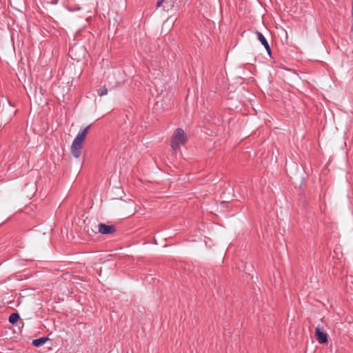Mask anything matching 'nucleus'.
<instances>
[{
    "instance_id": "f257e3e1",
    "label": "nucleus",
    "mask_w": 353,
    "mask_h": 353,
    "mask_svg": "<svg viewBox=\"0 0 353 353\" xmlns=\"http://www.w3.org/2000/svg\"><path fill=\"white\" fill-rule=\"evenodd\" d=\"M186 142V135L184 130L181 128H177L174 132L171 139V148L176 152L180 148L181 145Z\"/></svg>"
},
{
    "instance_id": "f03ea898",
    "label": "nucleus",
    "mask_w": 353,
    "mask_h": 353,
    "mask_svg": "<svg viewBox=\"0 0 353 353\" xmlns=\"http://www.w3.org/2000/svg\"><path fill=\"white\" fill-rule=\"evenodd\" d=\"M315 336L321 344H324L327 342V334L323 331V327L319 325L315 329Z\"/></svg>"
},
{
    "instance_id": "7ed1b4c3",
    "label": "nucleus",
    "mask_w": 353,
    "mask_h": 353,
    "mask_svg": "<svg viewBox=\"0 0 353 353\" xmlns=\"http://www.w3.org/2000/svg\"><path fill=\"white\" fill-rule=\"evenodd\" d=\"M99 232L102 234H110L115 232V227L112 225L99 223L98 225Z\"/></svg>"
},
{
    "instance_id": "20e7f679",
    "label": "nucleus",
    "mask_w": 353,
    "mask_h": 353,
    "mask_svg": "<svg viewBox=\"0 0 353 353\" xmlns=\"http://www.w3.org/2000/svg\"><path fill=\"white\" fill-rule=\"evenodd\" d=\"M82 143L73 141L71 145V152L74 157L78 159L81 156Z\"/></svg>"
},
{
    "instance_id": "39448f33",
    "label": "nucleus",
    "mask_w": 353,
    "mask_h": 353,
    "mask_svg": "<svg viewBox=\"0 0 353 353\" xmlns=\"http://www.w3.org/2000/svg\"><path fill=\"white\" fill-rule=\"evenodd\" d=\"M89 128H90V125L84 128L83 129H81L78 132L77 135L76 136V137L74 138V139L73 141L83 143V142L84 141V140L85 139L86 134L88 132Z\"/></svg>"
},
{
    "instance_id": "423d86ee",
    "label": "nucleus",
    "mask_w": 353,
    "mask_h": 353,
    "mask_svg": "<svg viewBox=\"0 0 353 353\" xmlns=\"http://www.w3.org/2000/svg\"><path fill=\"white\" fill-rule=\"evenodd\" d=\"M49 339L46 336L40 337L39 339H34L32 342V345L34 347H41L46 343Z\"/></svg>"
},
{
    "instance_id": "0eeeda50",
    "label": "nucleus",
    "mask_w": 353,
    "mask_h": 353,
    "mask_svg": "<svg viewBox=\"0 0 353 353\" xmlns=\"http://www.w3.org/2000/svg\"><path fill=\"white\" fill-rule=\"evenodd\" d=\"M256 34L257 39L261 43V44L264 47L268 46L269 43H268L267 39H265V37H264V35L261 32L256 31Z\"/></svg>"
},
{
    "instance_id": "6e6552de",
    "label": "nucleus",
    "mask_w": 353,
    "mask_h": 353,
    "mask_svg": "<svg viewBox=\"0 0 353 353\" xmlns=\"http://www.w3.org/2000/svg\"><path fill=\"white\" fill-rule=\"evenodd\" d=\"M19 318L20 316L18 313H12L9 316L8 321L11 324L13 325L19 321Z\"/></svg>"
},
{
    "instance_id": "1a4fd4ad",
    "label": "nucleus",
    "mask_w": 353,
    "mask_h": 353,
    "mask_svg": "<svg viewBox=\"0 0 353 353\" xmlns=\"http://www.w3.org/2000/svg\"><path fill=\"white\" fill-rule=\"evenodd\" d=\"M97 93L100 97L105 96L108 94V89L105 86H103L98 90Z\"/></svg>"
},
{
    "instance_id": "9d476101",
    "label": "nucleus",
    "mask_w": 353,
    "mask_h": 353,
    "mask_svg": "<svg viewBox=\"0 0 353 353\" xmlns=\"http://www.w3.org/2000/svg\"><path fill=\"white\" fill-rule=\"evenodd\" d=\"M81 9V8L79 6L68 7V10L70 12L78 11V10H80Z\"/></svg>"
},
{
    "instance_id": "9b49d317",
    "label": "nucleus",
    "mask_w": 353,
    "mask_h": 353,
    "mask_svg": "<svg viewBox=\"0 0 353 353\" xmlns=\"http://www.w3.org/2000/svg\"><path fill=\"white\" fill-rule=\"evenodd\" d=\"M264 48H265V50L268 52V54L271 55V48H270V45L268 44V46H265Z\"/></svg>"
},
{
    "instance_id": "f8f14e48",
    "label": "nucleus",
    "mask_w": 353,
    "mask_h": 353,
    "mask_svg": "<svg viewBox=\"0 0 353 353\" xmlns=\"http://www.w3.org/2000/svg\"><path fill=\"white\" fill-rule=\"evenodd\" d=\"M165 0H159L157 2V8H159L160 6H161L162 3H163Z\"/></svg>"
},
{
    "instance_id": "ddd939ff",
    "label": "nucleus",
    "mask_w": 353,
    "mask_h": 353,
    "mask_svg": "<svg viewBox=\"0 0 353 353\" xmlns=\"http://www.w3.org/2000/svg\"><path fill=\"white\" fill-rule=\"evenodd\" d=\"M73 50H74V49H73V48H72V49H70V53H72Z\"/></svg>"
}]
</instances>
